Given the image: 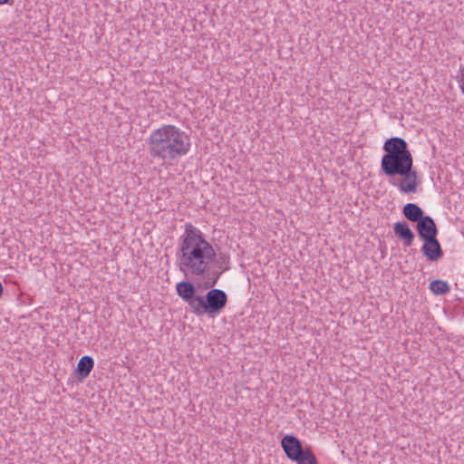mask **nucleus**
<instances>
[{
	"mask_svg": "<svg viewBox=\"0 0 464 464\" xmlns=\"http://www.w3.org/2000/svg\"><path fill=\"white\" fill-rule=\"evenodd\" d=\"M176 258L179 269L186 276L201 277L206 288L214 287L222 273L230 268L227 255H219L218 269L212 268L217 253L201 230L191 223L185 224L184 233L179 237Z\"/></svg>",
	"mask_w": 464,
	"mask_h": 464,
	"instance_id": "f257e3e1",
	"label": "nucleus"
},
{
	"mask_svg": "<svg viewBox=\"0 0 464 464\" xmlns=\"http://www.w3.org/2000/svg\"><path fill=\"white\" fill-rule=\"evenodd\" d=\"M189 148L188 136L173 125H164L150 136V151L154 158L174 160L186 155Z\"/></svg>",
	"mask_w": 464,
	"mask_h": 464,
	"instance_id": "f03ea898",
	"label": "nucleus"
},
{
	"mask_svg": "<svg viewBox=\"0 0 464 464\" xmlns=\"http://www.w3.org/2000/svg\"><path fill=\"white\" fill-rule=\"evenodd\" d=\"M382 149L385 154L381 166L384 174H416L412 171L413 160L405 140L400 137L390 138Z\"/></svg>",
	"mask_w": 464,
	"mask_h": 464,
	"instance_id": "7ed1b4c3",
	"label": "nucleus"
},
{
	"mask_svg": "<svg viewBox=\"0 0 464 464\" xmlns=\"http://www.w3.org/2000/svg\"><path fill=\"white\" fill-rule=\"evenodd\" d=\"M227 295L224 290L213 288L206 295L198 299L194 314L198 316L208 314L210 317L218 315L227 306Z\"/></svg>",
	"mask_w": 464,
	"mask_h": 464,
	"instance_id": "20e7f679",
	"label": "nucleus"
},
{
	"mask_svg": "<svg viewBox=\"0 0 464 464\" xmlns=\"http://www.w3.org/2000/svg\"><path fill=\"white\" fill-rule=\"evenodd\" d=\"M281 447L286 457L292 460H301V457L305 453L306 448H304L301 440L292 434L285 435L281 440Z\"/></svg>",
	"mask_w": 464,
	"mask_h": 464,
	"instance_id": "39448f33",
	"label": "nucleus"
},
{
	"mask_svg": "<svg viewBox=\"0 0 464 464\" xmlns=\"http://www.w3.org/2000/svg\"><path fill=\"white\" fill-rule=\"evenodd\" d=\"M176 291L178 295L188 304L191 312L194 314L198 299L200 297V295H197L196 286L189 281H181L176 285Z\"/></svg>",
	"mask_w": 464,
	"mask_h": 464,
	"instance_id": "423d86ee",
	"label": "nucleus"
},
{
	"mask_svg": "<svg viewBox=\"0 0 464 464\" xmlns=\"http://www.w3.org/2000/svg\"><path fill=\"white\" fill-rule=\"evenodd\" d=\"M416 230L423 241L437 237L439 233L435 221L430 216H425L416 224Z\"/></svg>",
	"mask_w": 464,
	"mask_h": 464,
	"instance_id": "0eeeda50",
	"label": "nucleus"
},
{
	"mask_svg": "<svg viewBox=\"0 0 464 464\" xmlns=\"http://www.w3.org/2000/svg\"><path fill=\"white\" fill-rule=\"evenodd\" d=\"M421 252L430 262H436L443 256V250L437 237L423 241Z\"/></svg>",
	"mask_w": 464,
	"mask_h": 464,
	"instance_id": "6e6552de",
	"label": "nucleus"
},
{
	"mask_svg": "<svg viewBox=\"0 0 464 464\" xmlns=\"http://www.w3.org/2000/svg\"><path fill=\"white\" fill-rule=\"evenodd\" d=\"M395 236L402 240L404 246H411L414 241L415 235L405 221L396 222L393 225Z\"/></svg>",
	"mask_w": 464,
	"mask_h": 464,
	"instance_id": "1a4fd4ad",
	"label": "nucleus"
},
{
	"mask_svg": "<svg viewBox=\"0 0 464 464\" xmlns=\"http://www.w3.org/2000/svg\"><path fill=\"white\" fill-rule=\"evenodd\" d=\"M94 367V361L89 355L82 356L78 363L75 370V375L79 382L85 380L91 373Z\"/></svg>",
	"mask_w": 464,
	"mask_h": 464,
	"instance_id": "9d476101",
	"label": "nucleus"
},
{
	"mask_svg": "<svg viewBox=\"0 0 464 464\" xmlns=\"http://www.w3.org/2000/svg\"><path fill=\"white\" fill-rule=\"evenodd\" d=\"M402 214L408 220L416 223L425 217L422 208L415 203H407L403 207Z\"/></svg>",
	"mask_w": 464,
	"mask_h": 464,
	"instance_id": "9b49d317",
	"label": "nucleus"
},
{
	"mask_svg": "<svg viewBox=\"0 0 464 464\" xmlns=\"http://www.w3.org/2000/svg\"><path fill=\"white\" fill-rule=\"evenodd\" d=\"M419 176H403L399 183V188L405 193H414L417 190V186L420 183Z\"/></svg>",
	"mask_w": 464,
	"mask_h": 464,
	"instance_id": "f8f14e48",
	"label": "nucleus"
},
{
	"mask_svg": "<svg viewBox=\"0 0 464 464\" xmlns=\"http://www.w3.org/2000/svg\"><path fill=\"white\" fill-rule=\"evenodd\" d=\"M430 289L435 295H446L450 291L449 284L440 279L431 281L430 283Z\"/></svg>",
	"mask_w": 464,
	"mask_h": 464,
	"instance_id": "ddd939ff",
	"label": "nucleus"
},
{
	"mask_svg": "<svg viewBox=\"0 0 464 464\" xmlns=\"http://www.w3.org/2000/svg\"><path fill=\"white\" fill-rule=\"evenodd\" d=\"M297 464H318L317 459L311 448L306 447L305 453L301 457V460L295 461Z\"/></svg>",
	"mask_w": 464,
	"mask_h": 464,
	"instance_id": "4468645a",
	"label": "nucleus"
},
{
	"mask_svg": "<svg viewBox=\"0 0 464 464\" xmlns=\"http://www.w3.org/2000/svg\"><path fill=\"white\" fill-rule=\"evenodd\" d=\"M452 176H448V175H445V176H438V179L441 182H443L444 184H447V183H451V180L450 179V178H451Z\"/></svg>",
	"mask_w": 464,
	"mask_h": 464,
	"instance_id": "2eb2a0df",
	"label": "nucleus"
},
{
	"mask_svg": "<svg viewBox=\"0 0 464 464\" xmlns=\"http://www.w3.org/2000/svg\"><path fill=\"white\" fill-rule=\"evenodd\" d=\"M460 180L458 182H454V185L457 188H460L462 185H464V180L462 179V176H459Z\"/></svg>",
	"mask_w": 464,
	"mask_h": 464,
	"instance_id": "dca6fc26",
	"label": "nucleus"
},
{
	"mask_svg": "<svg viewBox=\"0 0 464 464\" xmlns=\"http://www.w3.org/2000/svg\"><path fill=\"white\" fill-rule=\"evenodd\" d=\"M394 177H395V176H393V175H391V176H390V178H391V179H390V182H391L392 184H393V185H397V184L395 183V181L393 180V179H394Z\"/></svg>",
	"mask_w": 464,
	"mask_h": 464,
	"instance_id": "f3484780",
	"label": "nucleus"
},
{
	"mask_svg": "<svg viewBox=\"0 0 464 464\" xmlns=\"http://www.w3.org/2000/svg\"><path fill=\"white\" fill-rule=\"evenodd\" d=\"M10 0H0V5L9 4Z\"/></svg>",
	"mask_w": 464,
	"mask_h": 464,
	"instance_id": "a211bd4d",
	"label": "nucleus"
},
{
	"mask_svg": "<svg viewBox=\"0 0 464 464\" xmlns=\"http://www.w3.org/2000/svg\"><path fill=\"white\" fill-rule=\"evenodd\" d=\"M461 91H462V92L464 93V84H463V85H461Z\"/></svg>",
	"mask_w": 464,
	"mask_h": 464,
	"instance_id": "6ab92c4d",
	"label": "nucleus"
}]
</instances>
